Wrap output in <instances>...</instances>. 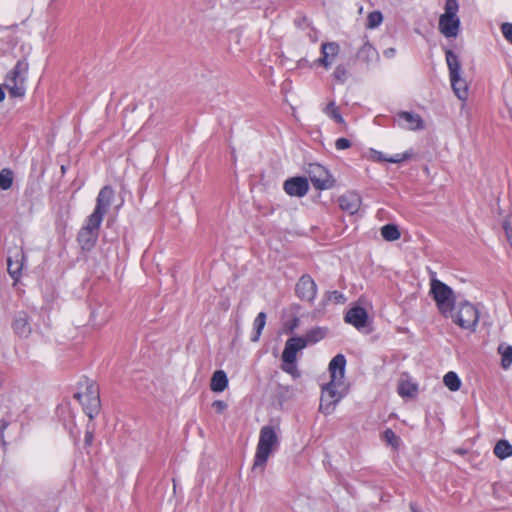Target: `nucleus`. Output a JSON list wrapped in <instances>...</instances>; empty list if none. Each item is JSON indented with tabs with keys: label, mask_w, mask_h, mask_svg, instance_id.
I'll use <instances>...</instances> for the list:
<instances>
[{
	"label": "nucleus",
	"mask_w": 512,
	"mask_h": 512,
	"mask_svg": "<svg viewBox=\"0 0 512 512\" xmlns=\"http://www.w3.org/2000/svg\"><path fill=\"white\" fill-rule=\"evenodd\" d=\"M12 328L20 338H28L32 332L30 318L27 312L18 311L13 319Z\"/></svg>",
	"instance_id": "17"
},
{
	"label": "nucleus",
	"mask_w": 512,
	"mask_h": 512,
	"mask_svg": "<svg viewBox=\"0 0 512 512\" xmlns=\"http://www.w3.org/2000/svg\"><path fill=\"white\" fill-rule=\"evenodd\" d=\"M7 88L11 97H23L25 95L24 82L18 80H6Z\"/></svg>",
	"instance_id": "28"
},
{
	"label": "nucleus",
	"mask_w": 512,
	"mask_h": 512,
	"mask_svg": "<svg viewBox=\"0 0 512 512\" xmlns=\"http://www.w3.org/2000/svg\"><path fill=\"white\" fill-rule=\"evenodd\" d=\"M400 235V231L395 224H386L381 228V236L386 241L398 240Z\"/></svg>",
	"instance_id": "27"
},
{
	"label": "nucleus",
	"mask_w": 512,
	"mask_h": 512,
	"mask_svg": "<svg viewBox=\"0 0 512 512\" xmlns=\"http://www.w3.org/2000/svg\"><path fill=\"white\" fill-rule=\"evenodd\" d=\"M280 441L276 429L272 425H265L260 429L259 440L254 456L252 470L263 472L269 456L279 446Z\"/></svg>",
	"instance_id": "2"
},
{
	"label": "nucleus",
	"mask_w": 512,
	"mask_h": 512,
	"mask_svg": "<svg viewBox=\"0 0 512 512\" xmlns=\"http://www.w3.org/2000/svg\"><path fill=\"white\" fill-rule=\"evenodd\" d=\"M417 385L409 381H402L399 383L397 391L402 397H413L417 392Z\"/></svg>",
	"instance_id": "30"
},
{
	"label": "nucleus",
	"mask_w": 512,
	"mask_h": 512,
	"mask_svg": "<svg viewBox=\"0 0 512 512\" xmlns=\"http://www.w3.org/2000/svg\"><path fill=\"white\" fill-rule=\"evenodd\" d=\"M369 157L375 162H388V157L381 151L370 149Z\"/></svg>",
	"instance_id": "37"
},
{
	"label": "nucleus",
	"mask_w": 512,
	"mask_h": 512,
	"mask_svg": "<svg viewBox=\"0 0 512 512\" xmlns=\"http://www.w3.org/2000/svg\"><path fill=\"white\" fill-rule=\"evenodd\" d=\"M410 509L412 512H421L415 503L410 504Z\"/></svg>",
	"instance_id": "46"
},
{
	"label": "nucleus",
	"mask_w": 512,
	"mask_h": 512,
	"mask_svg": "<svg viewBox=\"0 0 512 512\" xmlns=\"http://www.w3.org/2000/svg\"><path fill=\"white\" fill-rule=\"evenodd\" d=\"M351 141L347 138H338L335 142V148L337 150H345L351 147Z\"/></svg>",
	"instance_id": "39"
},
{
	"label": "nucleus",
	"mask_w": 512,
	"mask_h": 512,
	"mask_svg": "<svg viewBox=\"0 0 512 512\" xmlns=\"http://www.w3.org/2000/svg\"><path fill=\"white\" fill-rule=\"evenodd\" d=\"M431 293L442 314L445 315L453 310L455 298L453 290L448 285L440 280H433L431 283Z\"/></svg>",
	"instance_id": "9"
},
{
	"label": "nucleus",
	"mask_w": 512,
	"mask_h": 512,
	"mask_svg": "<svg viewBox=\"0 0 512 512\" xmlns=\"http://www.w3.org/2000/svg\"><path fill=\"white\" fill-rule=\"evenodd\" d=\"M323 112L332 120H334L337 124L345 125L346 122L342 117L339 108L336 106L335 101H330L326 107L323 109Z\"/></svg>",
	"instance_id": "23"
},
{
	"label": "nucleus",
	"mask_w": 512,
	"mask_h": 512,
	"mask_svg": "<svg viewBox=\"0 0 512 512\" xmlns=\"http://www.w3.org/2000/svg\"><path fill=\"white\" fill-rule=\"evenodd\" d=\"M74 398L80 402L90 420H93L99 414L101 400L99 386L95 381L83 377L78 382V391L74 394Z\"/></svg>",
	"instance_id": "3"
},
{
	"label": "nucleus",
	"mask_w": 512,
	"mask_h": 512,
	"mask_svg": "<svg viewBox=\"0 0 512 512\" xmlns=\"http://www.w3.org/2000/svg\"><path fill=\"white\" fill-rule=\"evenodd\" d=\"M113 198L114 190L111 186L105 185L100 189L94 211L87 217L85 225L81 227L77 234V242L83 251L90 252L96 246L101 223L112 204Z\"/></svg>",
	"instance_id": "1"
},
{
	"label": "nucleus",
	"mask_w": 512,
	"mask_h": 512,
	"mask_svg": "<svg viewBox=\"0 0 512 512\" xmlns=\"http://www.w3.org/2000/svg\"><path fill=\"white\" fill-rule=\"evenodd\" d=\"M228 377L225 371L217 370L213 373L210 388L213 392H223L228 387Z\"/></svg>",
	"instance_id": "21"
},
{
	"label": "nucleus",
	"mask_w": 512,
	"mask_h": 512,
	"mask_svg": "<svg viewBox=\"0 0 512 512\" xmlns=\"http://www.w3.org/2000/svg\"><path fill=\"white\" fill-rule=\"evenodd\" d=\"M499 353L501 354V365L504 369H507L512 364V345L506 347L500 346Z\"/></svg>",
	"instance_id": "32"
},
{
	"label": "nucleus",
	"mask_w": 512,
	"mask_h": 512,
	"mask_svg": "<svg viewBox=\"0 0 512 512\" xmlns=\"http://www.w3.org/2000/svg\"><path fill=\"white\" fill-rule=\"evenodd\" d=\"M396 50L394 48H388L384 50L383 54L387 58H391L395 55Z\"/></svg>",
	"instance_id": "45"
},
{
	"label": "nucleus",
	"mask_w": 512,
	"mask_h": 512,
	"mask_svg": "<svg viewBox=\"0 0 512 512\" xmlns=\"http://www.w3.org/2000/svg\"><path fill=\"white\" fill-rule=\"evenodd\" d=\"M444 13L439 18V31L446 38L457 37L460 29V19L457 16L459 4L457 0H446Z\"/></svg>",
	"instance_id": "5"
},
{
	"label": "nucleus",
	"mask_w": 512,
	"mask_h": 512,
	"mask_svg": "<svg viewBox=\"0 0 512 512\" xmlns=\"http://www.w3.org/2000/svg\"><path fill=\"white\" fill-rule=\"evenodd\" d=\"M375 56H377V52L374 47L370 43H364L362 47L357 52V57L365 62H369Z\"/></svg>",
	"instance_id": "29"
},
{
	"label": "nucleus",
	"mask_w": 512,
	"mask_h": 512,
	"mask_svg": "<svg viewBox=\"0 0 512 512\" xmlns=\"http://www.w3.org/2000/svg\"><path fill=\"white\" fill-rule=\"evenodd\" d=\"M383 439L387 442V444L391 445L394 448H398L400 445L399 436H397L396 433L390 428H387L383 432Z\"/></svg>",
	"instance_id": "34"
},
{
	"label": "nucleus",
	"mask_w": 512,
	"mask_h": 512,
	"mask_svg": "<svg viewBox=\"0 0 512 512\" xmlns=\"http://www.w3.org/2000/svg\"><path fill=\"white\" fill-rule=\"evenodd\" d=\"M24 262L25 254L21 247L14 246L9 248L7 254V270L14 281L20 279Z\"/></svg>",
	"instance_id": "11"
},
{
	"label": "nucleus",
	"mask_w": 512,
	"mask_h": 512,
	"mask_svg": "<svg viewBox=\"0 0 512 512\" xmlns=\"http://www.w3.org/2000/svg\"><path fill=\"white\" fill-rule=\"evenodd\" d=\"M97 315H98V311L97 310H94L92 311L91 313V316L93 318V320L95 321L96 324L98 325H102L104 322L107 321V318H108V314L104 315L99 321L96 319L97 318Z\"/></svg>",
	"instance_id": "42"
},
{
	"label": "nucleus",
	"mask_w": 512,
	"mask_h": 512,
	"mask_svg": "<svg viewBox=\"0 0 512 512\" xmlns=\"http://www.w3.org/2000/svg\"><path fill=\"white\" fill-rule=\"evenodd\" d=\"M306 347V342L300 336L287 339L284 350L282 352L281 369L285 373L291 375L294 379L301 376L297 368V352Z\"/></svg>",
	"instance_id": "4"
},
{
	"label": "nucleus",
	"mask_w": 512,
	"mask_h": 512,
	"mask_svg": "<svg viewBox=\"0 0 512 512\" xmlns=\"http://www.w3.org/2000/svg\"><path fill=\"white\" fill-rule=\"evenodd\" d=\"M344 382L333 381L330 379L328 383L322 386L319 411L324 415H330L334 412L337 404L345 396V393L338 390Z\"/></svg>",
	"instance_id": "6"
},
{
	"label": "nucleus",
	"mask_w": 512,
	"mask_h": 512,
	"mask_svg": "<svg viewBox=\"0 0 512 512\" xmlns=\"http://www.w3.org/2000/svg\"><path fill=\"white\" fill-rule=\"evenodd\" d=\"M443 382L450 391H458L461 387V380L456 372L449 371L444 375Z\"/></svg>",
	"instance_id": "26"
},
{
	"label": "nucleus",
	"mask_w": 512,
	"mask_h": 512,
	"mask_svg": "<svg viewBox=\"0 0 512 512\" xmlns=\"http://www.w3.org/2000/svg\"><path fill=\"white\" fill-rule=\"evenodd\" d=\"M299 65H305V59H300Z\"/></svg>",
	"instance_id": "48"
},
{
	"label": "nucleus",
	"mask_w": 512,
	"mask_h": 512,
	"mask_svg": "<svg viewBox=\"0 0 512 512\" xmlns=\"http://www.w3.org/2000/svg\"><path fill=\"white\" fill-rule=\"evenodd\" d=\"M28 68L29 64L26 58L18 60L14 68L7 75L6 80H18L19 82H25Z\"/></svg>",
	"instance_id": "20"
},
{
	"label": "nucleus",
	"mask_w": 512,
	"mask_h": 512,
	"mask_svg": "<svg viewBox=\"0 0 512 512\" xmlns=\"http://www.w3.org/2000/svg\"><path fill=\"white\" fill-rule=\"evenodd\" d=\"M361 203V196L354 191H348L338 198L339 207L350 215H354L359 211Z\"/></svg>",
	"instance_id": "16"
},
{
	"label": "nucleus",
	"mask_w": 512,
	"mask_h": 512,
	"mask_svg": "<svg viewBox=\"0 0 512 512\" xmlns=\"http://www.w3.org/2000/svg\"><path fill=\"white\" fill-rule=\"evenodd\" d=\"M504 37L512 43V23H504L501 26Z\"/></svg>",
	"instance_id": "40"
},
{
	"label": "nucleus",
	"mask_w": 512,
	"mask_h": 512,
	"mask_svg": "<svg viewBox=\"0 0 512 512\" xmlns=\"http://www.w3.org/2000/svg\"><path fill=\"white\" fill-rule=\"evenodd\" d=\"M308 174L313 186L318 190H328L335 185V179L329 171L320 164H311Z\"/></svg>",
	"instance_id": "10"
},
{
	"label": "nucleus",
	"mask_w": 512,
	"mask_h": 512,
	"mask_svg": "<svg viewBox=\"0 0 512 512\" xmlns=\"http://www.w3.org/2000/svg\"><path fill=\"white\" fill-rule=\"evenodd\" d=\"M395 122L399 127L406 130H420L424 127L421 116L414 112L401 111L397 113Z\"/></svg>",
	"instance_id": "13"
},
{
	"label": "nucleus",
	"mask_w": 512,
	"mask_h": 512,
	"mask_svg": "<svg viewBox=\"0 0 512 512\" xmlns=\"http://www.w3.org/2000/svg\"><path fill=\"white\" fill-rule=\"evenodd\" d=\"M266 324V313L260 312L254 319L253 323V332L251 334L250 340L252 342H257L261 336V333Z\"/></svg>",
	"instance_id": "22"
},
{
	"label": "nucleus",
	"mask_w": 512,
	"mask_h": 512,
	"mask_svg": "<svg viewBox=\"0 0 512 512\" xmlns=\"http://www.w3.org/2000/svg\"><path fill=\"white\" fill-rule=\"evenodd\" d=\"M13 184V172L8 168H4L0 171V189L8 190Z\"/></svg>",
	"instance_id": "31"
},
{
	"label": "nucleus",
	"mask_w": 512,
	"mask_h": 512,
	"mask_svg": "<svg viewBox=\"0 0 512 512\" xmlns=\"http://www.w3.org/2000/svg\"><path fill=\"white\" fill-rule=\"evenodd\" d=\"M445 55L452 88L459 99L465 100L468 95V89L465 81L460 76V60L452 50H447Z\"/></svg>",
	"instance_id": "7"
},
{
	"label": "nucleus",
	"mask_w": 512,
	"mask_h": 512,
	"mask_svg": "<svg viewBox=\"0 0 512 512\" xmlns=\"http://www.w3.org/2000/svg\"><path fill=\"white\" fill-rule=\"evenodd\" d=\"M61 172L64 174L66 172V168L64 165L61 166Z\"/></svg>",
	"instance_id": "50"
},
{
	"label": "nucleus",
	"mask_w": 512,
	"mask_h": 512,
	"mask_svg": "<svg viewBox=\"0 0 512 512\" xmlns=\"http://www.w3.org/2000/svg\"><path fill=\"white\" fill-rule=\"evenodd\" d=\"M93 439H94L93 432L92 431H86L85 437H84L85 444L90 446L92 444V442H93Z\"/></svg>",
	"instance_id": "44"
},
{
	"label": "nucleus",
	"mask_w": 512,
	"mask_h": 512,
	"mask_svg": "<svg viewBox=\"0 0 512 512\" xmlns=\"http://www.w3.org/2000/svg\"><path fill=\"white\" fill-rule=\"evenodd\" d=\"M413 155L412 151H405L404 153H398L394 156L388 157L389 163H402L406 160H409Z\"/></svg>",
	"instance_id": "35"
},
{
	"label": "nucleus",
	"mask_w": 512,
	"mask_h": 512,
	"mask_svg": "<svg viewBox=\"0 0 512 512\" xmlns=\"http://www.w3.org/2000/svg\"><path fill=\"white\" fill-rule=\"evenodd\" d=\"M299 65H305V59H300Z\"/></svg>",
	"instance_id": "49"
},
{
	"label": "nucleus",
	"mask_w": 512,
	"mask_h": 512,
	"mask_svg": "<svg viewBox=\"0 0 512 512\" xmlns=\"http://www.w3.org/2000/svg\"><path fill=\"white\" fill-rule=\"evenodd\" d=\"M346 358L343 354L335 355L329 363L330 379L344 382Z\"/></svg>",
	"instance_id": "19"
},
{
	"label": "nucleus",
	"mask_w": 512,
	"mask_h": 512,
	"mask_svg": "<svg viewBox=\"0 0 512 512\" xmlns=\"http://www.w3.org/2000/svg\"><path fill=\"white\" fill-rule=\"evenodd\" d=\"M5 99V91L0 85V102H2Z\"/></svg>",
	"instance_id": "47"
},
{
	"label": "nucleus",
	"mask_w": 512,
	"mask_h": 512,
	"mask_svg": "<svg viewBox=\"0 0 512 512\" xmlns=\"http://www.w3.org/2000/svg\"><path fill=\"white\" fill-rule=\"evenodd\" d=\"M383 21V15L380 11H372L367 16L366 28L375 29Z\"/></svg>",
	"instance_id": "33"
},
{
	"label": "nucleus",
	"mask_w": 512,
	"mask_h": 512,
	"mask_svg": "<svg viewBox=\"0 0 512 512\" xmlns=\"http://www.w3.org/2000/svg\"><path fill=\"white\" fill-rule=\"evenodd\" d=\"M296 296L302 301L312 303L317 295V285L309 274H303L295 286Z\"/></svg>",
	"instance_id": "12"
},
{
	"label": "nucleus",
	"mask_w": 512,
	"mask_h": 512,
	"mask_svg": "<svg viewBox=\"0 0 512 512\" xmlns=\"http://www.w3.org/2000/svg\"><path fill=\"white\" fill-rule=\"evenodd\" d=\"M8 425H9V420H7L5 418L0 419V439L1 440L3 439L4 431L8 427Z\"/></svg>",
	"instance_id": "43"
},
{
	"label": "nucleus",
	"mask_w": 512,
	"mask_h": 512,
	"mask_svg": "<svg viewBox=\"0 0 512 512\" xmlns=\"http://www.w3.org/2000/svg\"><path fill=\"white\" fill-rule=\"evenodd\" d=\"M328 299L334 301L335 303H344L346 301L344 294L337 290L328 292Z\"/></svg>",
	"instance_id": "38"
},
{
	"label": "nucleus",
	"mask_w": 512,
	"mask_h": 512,
	"mask_svg": "<svg viewBox=\"0 0 512 512\" xmlns=\"http://www.w3.org/2000/svg\"><path fill=\"white\" fill-rule=\"evenodd\" d=\"M326 335V329L321 327H316L309 330L305 336H301L302 339L306 342V346L308 344H315L322 340Z\"/></svg>",
	"instance_id": "24"
},
{
	"label": "nucleus",
	"mask_w": 512,
	"mask_h": 512,
	"mask_svg": "<svg viewBox=\"0 0 512 512\" xmlns=\"http://www.w3.org/2000/svg\"><path fill=\"white\" fill-rule=\"evenodd\" d=\"M347 74V69L343 65H338L333 72L334 78L340 83H344L347 80Z\"/></svg>",
	"instance_id": "36"
},
{
	"label": "nucleus",
	"mask_w": 512,
	"mask_h": 512,
	"mask_svg": "<svg viewBox=\"0 0 512 512\" xmlns=\"http://www.w3.org/2000/svg\"><path fill=\"white\" fill-rule=\"evenodd\" d=\"M340 50V46L336 42H327L322 43L321 45V57L318 58L315 62L319 65L324 66L328 69L334 58L338 55Z\"/></svg>",
	"instance_id": "18"
},
{
	"label": "nucleus",
	"mask_w": 512,
	"mask_h": 512,
	"mask_svg": "<svg viewBox=\"0 0 512 512\" xmlns=\"http://www.w3.org/2000/svg\"><path fill=\"white\" fill-rule=\"evenodd\" d=\"M479 316V310L476 306L464 301L458 305V309L452 318L453 322L462 329L474 332L479 322Z\"/></svg>",
	"instance_id": "8"
},
{
	"label": "nucleus",
	"mask_w": 512,
	"mask_h": 512,
	"mask_svg": "<svg viewBox=\"0 0 512 512\" xmlns=\"http://www.w3.org/2000/svg\"><path fill=\"white\" fill-rule=\"evenodd\" d=\"M283 189L289 196L303 197L309 190V183L305 177H291L285 180Z\"/></svg>",
	"instance_id": "14"
},
{
	"label": "nucleus",
	"mask_w": 512,
	"mask_h": 512,
	"mask_svg": "<svg viewBox=\"0 0 512 512\" xmlns=\"http://www.w3.org/2000/svg\"><path fill=\"white\" fill-rule=\"evenodd\" d=\"M494 454L499 459H506L512 455V445L507 440H499L494 446Z\"/></svg>",
	"instance_id": "25"
},
{
	"label": "nucleus",
	"mask_w": 512,
	"mask_h": 512,
	"mask_svg": "<svg viewBox=\"0 0 512 512\" xmlns=\"http://www.w3.org/2000/svg\"><path fill=\"white\" fill-rule=\"evenodd\" d=\"M344 321L354 326L357 330H361L367 326L368 313L365 308L354 306L345 313Z\"/></svg>",
	"instance_id": "15"
},
{
	"label": "nucleus",
	"mask_w": 512,
	"mask_h": 512,
	"mask_svg": "<svg viewBox=\"0 0 512 512\" xmlns=\"http://www.w3.org/2000/svg\"><path fill=\"white\" fill-rule=\"evenodd\" d=\"M212 407L218 414H222L227 409L228 405L223 400H215L212 403Z\"/></svg>",
	"instance_id": "41"
}]
</instances>
